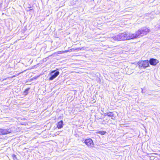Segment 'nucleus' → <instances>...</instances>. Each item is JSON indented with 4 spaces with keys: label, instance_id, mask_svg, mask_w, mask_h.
<instances>
[{
    "label": "nucleus",
    "instance_id": "1",
    "mask_svg": "<svg viewBox=\"0 0 160 160\" xmlns=\"http://www.w3.org/2000/svg\"><path fill=\"white\" fill-rule=\"evenodd\" d=\"M115 41H120L131 39L130 33L127 32L120 33L119 34L112 37Z\"/></svg>",
    "mask_w": 160,
    "mask_h": 160
},
{
    "label": "nucleus",
    "instance_id": "2",
    "mask_svg": "<svg viewBox=\"0 0 160 160\" xmlns=\"http://www.w3.org/2000/svg\"><path fill=\"white\" fill-rule=\"evenodd\" d=\"M138 64L139 68L145 69L149 66V61L148 60L139 61Z\"/></svg>",
    "mask_w": 160,
    "mask_h": 160
},
{
    "label": "nucleus",
    "instance_id": "3",
    "mask_svg": "<svg viewBox=\"0 0 160 160\" xmlns=\"http://www.w3.org/2000/svg\"><path fill=\"white\" fill-rule=\"evenodd\" d=\"M84 143L88 148H92L94 147V144L92 140L90 138H88L84 140Z\"/></svg>",
    "mask_w": 160,
    "mask_h": 160
},
{
    "label": "nucleus",
    "instance_id": "4",
    "mask_svg": "<svg viewBox=\"0 0 160 160\" xmlns=\"http://www.w3.org/2000/svg\"><path fill=\"white\" fill-rule=\"evenodd\" d=\"M140 32L141 36H143L147 34L149 32L150 30L147 28H144L142 29H138Z\"/></svg>",
    "mask_w": 160,
    "mask_h": 160
},
{
    "label": "nucleus",
    "instance_id": "5",
    "mask_svg": "<svg viewBox=\"0 0 160 160\" xmlns=\"http://www.w3.org/2000/svg\"><path fill=\"white\" fill-rule=\"evenodd\" d=\"M159 62V61L157 59L151 58L149 59V63L152 66H155Z\"/></svg>",
    "mask_w": 160,
    "mask_h": 160
},
{
    "label": "nucleus",
    "instance_id": "6",
    "mask_svg": "<svg viewBox=\"0 0 160 160\" xmlns=\"http://www.w3.org/2000/svg\"><path fill=\"white\" fill-rule=\"evenodd\" d=\"M131 39H133L141 36L140 31L138 30L134 33H130Z\"/></svg>",
    "mask_w": 160,
    "mask_h": 160
},
{
    "label": "nucleus",
    "instance_id": "7",
    "mask_svg": "<svg viewBox=\"0 0 160 160\" xmlns=\"http://www.w3.org/2000/svg\"><path fill=\"white\" fill-rule=\"evenodd\" d=\"M59 74V72L58 71L56 72L53 74H52L48 79L49 81H51L55 78Z\"/></svg>",
    "mask_w": 160,
    "mask_h": 160
},
{
    "label": "nucleus",
    "instance_id": "8",
    "mask_svg": "<svg viewBox=\"0 0 160 160\" xmlns=\"http://www.w3.org/2000/svg\"><path fill=\"white\" fill-rule=\"evenodd\" d=\"M105 116H107L108 117H110L113 120L115 119V115L114 114L113 112H108L106 113V115H105Z\"/></svg>",
    "mask_w": 160,
    "mask_h": 160
},
{
    "label": "nucleus",
    "instance_id": "9",
    "mask_svg": "<svg viewBox=\"0 0 160 160\" xmlns=\"http://www.w3.org/2000/svg\"><path fill=\"white\" fill-rule=\"evenodd\" d=\"M81 48H75H75H71V49H69V50L60 51V52H61L60 53H63L68 52H69L74 51H77V50L78 51V50H81Z\"/></svg>",
    "mask_w": 160,
    "mask_h": 160
},
{
    "label": "nucleus",
    "instance_id": "10",
    "mask_svg": "<svg viewBox=\"0 0 160 160\" xmlns=\"http://www.w3.org/2000/svg\"><path fill=\"white\" fill-rule=\"evenodd\" d=\"M63 126V121L61 120L58 122L57 125V127L58 129H60L62 128Z\"/></svg>",
    "mask_w": 160,
    "mask_h": 160
},
{
    "label": "nucleus",
    "instance_id": "11",
    "mask_svg": "<svg viewBox=\"0 0 160 160\" xmlns=\"http://www.w3.org/2000/svg\"><path fill=\"white\" fill-rule=\"evenodd\" d=\"M1 132L2 134L3 135L7 134L10 133V132L8 130L5 129H1Z\"/></svg>",
    "mask_w": 160,
    "mask_h": 160
},
{
    "label": "nucleus",
    "instance_id": "12",
    "mask_svg": "<svg viewBox=\"0 0 160 160\" xmlns=\"http://www.w3.org/2000/svg\"><path fill=\"white\" fill-rule=\"evenodd\" d=\"M105 131H99L97 132V133L99 134L102 135H103L106 133Z\"/></svg>",
    "mask_w": 160,
    "mask_h": 160
},
{
    "label": "nucleus",
    "instance_id": "13",
    "mask_svg": "<svg viewBox=\"0 0 160 160\" xmlns=\"http://www.w3.org/2000/svg\"><path fill=\"white\" fill-rule=\"evenodd\" d=\"M30 89V88H28L26 89L23 91V93L25 95H26L28 94V91Z\"/></svg>",
    "mask_w": 160,
    "mask_h": 160
},
{
    "label": "nucleus",
    "instance_id": "14",
    "mask_svg": "<svg viewBox=\"0 0 160 160\" xmlns=\"http://www.w3.org/2000/svg\"><path fill=\"white\" fill-rule=\"evenodd\" d=\"M20 73H18V74H16L15 75H14L12 76L11 77V78H14V77H16L17 76H18L19 74Z\"/></svg>",
    "mask_w": 160,
    "mask_h": 160
},
{
    "label": "nucleus",
    "instance_id": "15",
    "mask_svg": "<svg viewBox=\"0 0 160 160\" xmlns=\"http://www.w3.org/2000/svg\"><path fill=\"white\" fill-rule=\"evenodd\" d=\"M12 157L13 159H17V156L15 154H13L12 155Z\"/></svg>",
    "mask_w": 160,
    "mask_h": 160
},
{
    "label": "nucleus",
    "instance_id": "16",
    "mask_svg": "<svg viewBox=\"0 0 160 160\" xmlns=\"http://www.w3.org/2000/svg\"><path fill=\"white\" fill-rule=\"evenodd\" d=\"M55 71H56V70L52 71L51 72V73H52L54 72H55Z\"/></svg>",
    "mask_w": 160,
    "mask_h": 160
}]
</instances>
